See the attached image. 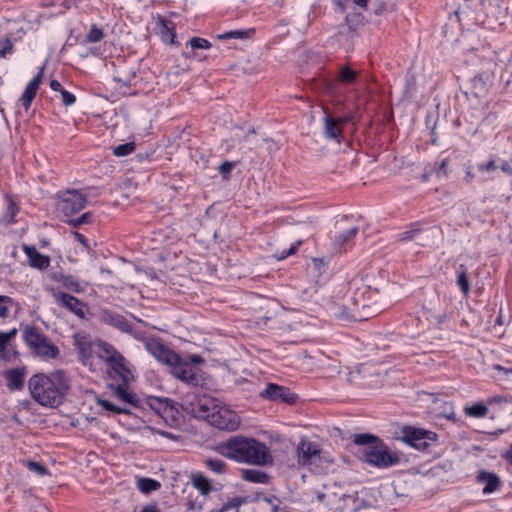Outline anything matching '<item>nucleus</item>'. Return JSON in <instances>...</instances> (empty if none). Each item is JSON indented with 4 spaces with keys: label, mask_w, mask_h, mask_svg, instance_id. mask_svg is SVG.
Wrapping results in <instances>:
<instances>
[{
    "label": "nucleus",
    "mask_w": 512,
    "mask_h": 512,
    "mask_svg": "<svg viewBox=\"0 0 512 512\" xmlns=\"http://www.w3.org/2000/svg\"><path fill=\"white\" fill-rule=\"evenodd\" d=\"M114 395L121 401L138 407V400L135 395L128 391V383L119 382L118 384H110Z\"/></svg>",
    "instance_id": "22"
},
{
    "label": "nucleus",
    "mask_w": 512,
    "mask_h": 512,
    "mask_svg": "<svg viewBox=\"0 0 512 512\" xmlns=\"http://www.w3.org/2000/svg\"><path fill=\"white\" fill-rule=\"evenodd\" d=\"M401 439L419 451L430 452V447L436 444L438 435L429 430L406 426L402 430Z\"/></svg>",
    "instance_id": "6"
},
{
    "label": "nucleus",
    "mask_w": 512,
    "mask_h": 512,
    "mask_svg": "<svg viewBox=\"0 0 512 512\" xmlns=\"http://www.w3.org/2000/svg\"><path fill=\"white\" fill-rule=\"evenodd\" d=\"M141 512H161L156 504H149L142 508Z\"/></svg>",
    "instance_id": "58"
},
{
    "label": "nucleus",
    "mask_w": 512,
    "mask_h": 512,
    "mask_svg": "<svg viewBox=\"0 0 512 512\" xmlns=\"http://www.w3.org/2000/svg\"><path fill=\"white\" fill-rule=\"evenodd\" d=\"M345 122L344 119H334L330 116H326L324 119L325 127L324 134L328 139H334L340 142L342 136L341 125Z\"/></svg>",
    "instance_id": "21"
},
{
    "label": "nucleus",
    "mask_w": 512,
    "mask_h": 512,
    "mask_svg": "<svg viewBox=\"0 0 512 512\" xmlns=\"http://www.w3.org/2000/svg\"><path fill=\"white\" fill-rule=\"evenodd\" d=\"M205 416L212 426L220 430L235 431L240 425V417L237 413L225 406L218 405L211 414H205Z\"/></svg>",
    "instance_id": "7"
},
{
    "label": "nucleus",
    "mask_w": 512,
    "mask_h": 512,
    "mask_svg": "<svg viewBox=\"0 0 512 512\" xmlns=\"http://www.w3.org/2000/svg\"><path fill=\"white\" fill-rule=\"evenodd\" d=\"M259 395L263 399L279 401L286 404H294L298 399V396L292 393L289 388L275 383L267 384L266 388L262 390Z\"/></svg>",
    "instance_id": "11"
},
{
    "label": "nucleus",
    "mask_w": 512,
    "mask_h": 512,
    "mask_svg": "<svg viewBox=\"0 0 512 512\" xmlns=\"http://www.w3.org/2000/svg\"><path fill=\"white\" fill-rule=\"evenodd\" d=\"M457 284L465 296L470 292V283L467 276V268L465 265H459Z\"/></svg>",
    "instance_id": "36"
},
{
    "label": "nucleus",
    "mask_w": 512,
    "mask_h": 512,
    "mask_svg": "<svg viewBox=\"0 0 512 512\" xmlns=\"http://www.w3.org/2000/svg\"><path fill=\"white\" fill-rule=\"evenodd\" d=\"M147 351L153 355L159 362L168 366L177 364L180 356L171 350L168 346L163 344L158 338H148L145 341Z\"/></svg>",
    "instance_id": "8"
},
{
    "label": "nucleus",
    "mask_w": 512,
    "mask_h": 512,
    "mask_svg": "<svg viewBox=\"0 0 512 512\" xmlns=\"http://www.w3.org/2000/svg\"><path fill=\"white\" fill-rule=\"evenodd\" d=\"M497 169V165H496V162L495 160L491 159L490 161H488L487 163L485 164H479L478 165V170L480 172H493Z\"/></svg>",
    "instance_id": "50"
},
{
    "label": "nucleus",
    "mask_w": 512,
    "mask_h": 512,
    "mask_svg": "<svg viewBox=\"0 0 512 512\" xmlns=\"http://www.w3.org/2000/svg\"><path fill=\"white\" fill-rule=\"evenodd\" d=\"M193 405V411L197 413L198 417L206 419L205 414H211L219 404L216 403L215 399L204 396L198 399Z\"/></svg>",
    "instance_id": "23"
},
{
    "label": "nucleus",
    "mask_w": 512,
    "mask_h": 512,
    "mask_svg": "<svg viewBox=\"0 0 512 512\" xmlns=\"http://www.w3.org/2000/svg\"><path fill=\"white\" fill-rule=\"evenodd\" d=\"M50 88L54 91L62 92L64 89L61 85V83L57 80H51L50 81Z\"/></svg>",
    "instance_id": "56"
},
{
    "label": "nucleus",
    "mask_w": 512,
    "mask_h": 512,
    "mask_svg": "<svg viewBox=\"0 0 512 512\" xmlns=\"http://www.w3.org/2000/svg\"><path fill=\"white\" fill-rule=\"evenodd\" d=\"M421 231V227L419 223H414L411 225V228L407 231H404L398 235L400 241H409L414 238L416 234Z\"/></svg>",
    "instance_id": "44"
},
{
    "label": "nucleus",
    "mask_w": 512,
    "mask_h": 512,
    "mask_svg": "<svg viewBox=\"0 0 512 512\" xmlns=\"http://www.w3.org/2000/svg\"><path fill=\"white\" fill-rule=\"evenodd\" d=\"M26 466L30 471L35 472L40 476L48 474V469L39 462L28 461Z\"/></svg>",
    "instance_id": "47"
},
{
    "label": "nucleus",
    "mask_w": 512,
    "mask_h": 512,
    "mask_svg": "<svg viewBox=\"0 0 512 512\" xmlns=\"http://www.w3.org/2000/svg\"><path fill=\"white\" fill-rule=\"evenodd\" d=\"M108 374L111 378L118 382L129 383L132 374L126 366L125 359L121 355L120 359L114 358L111 362L106 363Z\"/></svg>",
    "instance_id": "14"
},
{
    "label": "nucleus",
    "mask_w": 512,
    "mask_h": 512,
    "mask_svg": "<svg viewBox=\"0 0 512 512\" xmlns=\"http://www.w3.org/2000/svg\"><path fill=\"white\" fill-rule=\"evenodd\" d=\"M477 481L484 484L483 493L490 494L496 491L501 483L499 476L495 473L487 472L484 470L479 471Z\"/></svg>",
    "instance_id": "18"
},
{
    "label": "nucleus",
    "mask_w": 512,
    "mask_h": 512,
    "mask_svg": "<svg viewBox=\"0 0 512 512\" xmlns=\"http://www.w3.org/2000/svg\"><path fill=\"white\" fill-rule=\"evenodd\" d=\"M358 77V72L351 69L348 66H344L340 69L337 82L344 84V85H350L353 84Z\"/></svg>",
    "instance_id": "31"
},
{
    "label": "nucleus",
    "mask_w": 512,
    "mask_h": 512,
    "mask_svg": "<svg viewBox=\"0 0 512 512\" xmlns=\"http://www.w3.org/2000/svg\"><path fill=\"white\" fill-rule=\"evenodd\" d=\"M503 457L512 465V445L510 448L503 454Z\"/></svg>",
    "instance_id": "62"
},
{
    "label": "nucleus",
    "mask_w": 512,
    "mask_h": 512,
    "mask_svg": "<svg viewBox=\"0 0 512 512\" xmlns=\"http://www.w3.org/2000/svg\"><path fill=\"white\" fill-rule=\"evenodd\" d=\"M190 45H191V48L193 50L195 49H208L211 47V43L204 39V38H200V37H193L190 39L189 41Z\"/></svg>",
    "instance_id": "45"
},
{
    "label": "nucleus",
    "mask_w": 512,
    "mask_h": 512,
    "mask_svg": "<svg viewBox=\"0 0 512 512\" xmlns=\"http://www.w3.org/2000/svg\"><path fill=\"white\" fill-rule=\"evenodd\" d=\"M43 74L44 68H41L37 75L28 83L20 98V102L26 110L30 108L32 101L34 100L37 94L39 86L42 82Z\"/></svg>",
    "instance_id": "15"
},
{
    "label": "nucleus",
    "mask_w": 512,
    "mask_h": 512,
    "mask_svg": "<svg viewBox=\"0 0 512 512\" xmlns=\"http://www.w3.org/2000/svg\"><path fill=\"white\" fill-rule=\"evenodd\" d=\"M205 466L216 474H224L227 470V464L218 458L208 457L204 460Z\"/></svg>",
    "instance_id": "35"
},
{
    "label": "nucleus",
    "mask_w": 512,
    "mask_h": 512,
    "mask_svg": "<svg viewBox=\"0 0 512 512\" xmlns=\"http://www.w3.org/2000/svg\"><path fill=\"white\" fill-rule=\"evenodd\" d=\"M60 209L66 215H74L81 211L87 203L86 197L76 190H67L60 196Z\"/></svg>",
    "instance_id": "10"
},
{
    "label": "nucleus",
    "mask_w": 512,
    "mask_h": 512,
    "mask_svg": "<svg viewBox=\"0 0 512 512\" xmlns=\"http://www.w3.org/2000/svg\"><path fill=\"white\" fill-rule=\"evenodd\" d=\"M74 344L80 354V357L87 359L91 357L92 349L94 348V342H91L85 335L75 334Z\"/></svg>",
    "instance_id": "25"
},
{
    "label": "nucleus",
    "mask_w": 512,
    "mask_h": 512,
    "mask_svg": "<svg viewBox=\"0 0 512 512\" xmlns=\"http://www.w3.org/2000/svg\"><path fill=\"white\" fill-rule=\"evenodd\" d=\"M94 349L98 356L106 363L111 362L114 358L120 359L121 354L111 344L102 341H94Z\"/></svg>",
    "instance_id": "20"
},
{
    "label": "nucleus",
    "mask_w": 512,
    "mask_h": 512,
    "mask_svg": "<svg viewBox=\"0 0 512 512\" xmlns=\"http://www.w3.org/2000/svg\"><path fill=\"white\" fill-rule=\"evenodd\" d=\"M135 149V144L133 142L120 144L113 148V154L118 157L126 156L132 153Z\"/></svg>",
    "instance_id": "41"
},
{
    "label": "nucleus",
    "mask_w": 512,
    "mask_h": 512,
    "mask_svg": "<svg viewBox=\"0 0 512 512\" xmlns=\"http://www.w3.org/2000/svg\"><path fill=\"white\" fill-rule=\"evenodd\" d=\"M17 306L18 304L11 297L0 295V318L3 320L8 318L10 311Z\"/></svg>",
    "instance_id": "34"
},
{
    "label": "nucleus",
    "mask_w": 512,
    "mask_h": 512,
    "mask_svg": "<svg viewBox=\"0 0 512 512\" xmlns=\"http://www.w3.org/2000/svg\"><path fill=\"white\" fill-rule=\"evenodd\" d=\"M54 299L60 307L65 308L77 317L81 319L86 317L87 305L75 296L65 292H56L54 293Z\"/></svg>",
    "instance_id": "13"
},
{
    "label": "nucleus",
    "mask_w": 512,
    "mask_h": 512,
    "mask_svg": "<svg viewBox=\"0 0 512 512\" xmlns=\"http://www.w3.org/2000/svg\"><path fill=\"white\" fill-rule=\"evenodd\" d=\"M302 244V241H297L295 244H293L288 250H283L281 251L280 253H275L274 256L277 260H283L285 258H287L288 256L294 254L297 250H298V247Z\"/></svg>",
    "instance_id": "48"
},
{
    "label": "nucleus",
    "mask_w": 512,
    "mask_h": 512,
    "mask_svg": "<svg viewBox=\"0 0 512 512\" xmlns=\"http://www.w3.org/2000/svg\"><path fill=\"white\" fill-rule=\"evenodd\" d=\"M474 177H475V175H474V173L472 172L471 167H470V166H468V167L466 168V175H465V178H464L465 182H466V183H468V184H470V183L473 181Z\"/></svg>",
    "instance_id": "57"
},
{
    "label": "nucleus",
    "mask_w": 512,
    "mask_h": 512,
    "mask_svg": "<svg viewBox=\"0 0 512 512\" xmlns=\"http://www.w3.org/2000/svg\"><path fill=\"white\" fill-rule=\"evenodd\" d=\"M158 27L162 40L166 43L174 44L176 37V34L174 33V24L169 20L161 19L158 22Z\"/></svg>",
    "instance_id": "27"
},
{
    "label": "nucleus",
    "mask_w": 512,
    "mask_h": 512,
    "mask_svg": "<svg viewBox=\"0 0 512 512\" xmlns=\"http://www.w3.org/2000/svg\"><path fill=\"white\" fill-rule=\"evenodd\" d=\"M18 330L16 328L11 329L8 332H1L5 340L10 344V341L17 335Z\"/></svg>",
    "instance_id": "54"
},
{
    "label": "nucleus",
    "mask_w": 512,
    "mask_h": 512,
    "mask_svg": "<svg viewBox=\"0 0 512 512\" xmlns=\"http://www.w3.org/2000/svg\"><path fill=\"white\" fill-rule=\"evenodd\" d=\"M106 320L122 332L131 334L133 331V325L122 315L110 313L107 315Z\"/></svg>",
    "instance_id": "26"
},
{
    "label": "nucleus",
    "mask_w": 512,
    "mask_h": 512,
    "mask_svg": "<svg viewBox=\"0 0 512 512\" xmlns=\"http://www.w3.org/2000/svg\"><path fill=\"white\" fill-rule=\"evenodd\" d=\"M61 97L63 104L66 106L72 105L76 101L75 95L65 89L61 92Z\"/></svg>",
    "instance_id": "49"
},
{
    "label": "nucleus",
    "mask_w": 512,
    "mask_h": 512,
    "mask_svg": "<svg viewBox=\"0 0 512 512\" xmlns=\"http://www.w3.org/2000/svg\"><path fill=\"white\" fill-rule=\"evenodd\" d=\"M97 403L105 410L113 412L114 414H129L130 410L125 406H117L108 400L97 398Z\"/></svg>",
    "instance_id": "37"
},
{
    "label": "nucleus",
    "mask_w": 512,
    "mask_h": 512,
    "mask_svg": "<svg viewBox=\"0 0 512 512\" xmlns=\"http://www.w3.org/2000/svg\"><path fill=\"white\" fill-rule=\"evenodd\" d=\"M465 413L472 417H484L488 413V408L482 403H476L465 408Z\"/></svg>",
    "instance_id": "40"
},
{
    "label": "nucleus",
    "mask_w": 512,
    "mask_h": 512,
    "mask_svg": "<svg viewBox=\"0 0 512 512\" xmlns=\"http://www.w3.org/2000/svg\"><path fill=\"white\" fill-rule=\"evenodd\" d=\"M500 169H501L503 172H505L506 174H508V175H512V167H511V165H510L508 162L504 161V162L500 165Z\"/></svg>",
    "instance_id": "60"
},
{
    "label": "nucleus",
    "mask_w": 512,
    "mask_h": 512,
    "mask_svg": "<svg viewBox=\"0 0 512 512\" xmlns=\"http://www.w3.org/2000/svg\"><path fill=\"white\" fill-rule=\"evenodd\" d=\"M75 238L77 241H79L81 244H83L85 247L88 246L87 244V239L85 238L84 235L80 234V233H75Z\"/></svg>",
    "instance_id": "61"
},
{
    "label": "nucleus",
    "mask_w": 512,
    "mask_h": 512,
    "mask_svg": "<svg viewBox=\"0 0 512 512\" xmlns=\"http://www.w3.org/2000/svg\"><path fill=\"white\" fill-rule=\"evenodd\" d=\"M8 211H9V213L11 215V219H12L16 215V213L18 212L17 205L14 202L9 201Z\"/></svg>",
    "instance_id": "59"
},
{
    "label": "nucleus",
    "mask_w": 512,
    "mask_h": 512,
    "mask_svg": "<svg viewBox=\"0 0 512 512\" xmlns=\"http://www.w3.org/2000/svg\"><path fill=\"white\" fill-rule=\"evenodd\" d=\"M188 510L190 511H200L202 510V502L197 501H189L187 503Z\"/></svg>",
    "instance_id": "55"
},
{
    "label": "nucleus",
    "mask_w": 512,
    "mask_h": 512,
    "mask_svg": "<svg viewBox=\"0 0 512 512\" xmlns=\"http://www.w3.org/2000/svg\"><path fill=\"white\" fill-rule=\"evenodd\" d=\"M358 233V228L353 227L349 229L347 232L339 235L335 239V243L338 247H342L345 243H347L350 239L354 238Z\"/></svg>",
    "instance_id": "42"
},
{
    "label": "nucleus",
    "mask_w": 512,
    "mask_h": 512,
    "mask_svg": "<svg viewBox=\"0 0 512 512\" xmlns=\"http://www.w3.org/2000/svg\"><path fill=\"white\" fill-rule=\"evenodd\" d=\"M245 503V498L243 497H233L232 499H229L226 503L222 505L221 508L212 510L211 512H227L230 509L235 510V512H238L239 507Z\"/></svg>",
    "instance_id": "38"
},
{
    "label": "nucleus",
    "mask_w": 512,
    "mask_h": 512,
    "mask_svg": "<svg viewBox=\"0 0 512 512\" xmlns=\"http://www.w3.org/2000/svg\"><path fill=\"white\" fill-rule=\"evenodd\" d=\"M90 219H91V213L87 212V213H84L82 216L72 220L71 223L74 226H79L81 224L89 223Z\"/></svg>",
    "instance_id": "52"
},
{
    "label": "nucleus",
    "mask_w": 512,
    "mask_h": 512,
    "mask_svg": "<svg viewBox=\"0 0 512 512\" xmlns=\"http://www.w3.org/2000/svg\"><path fill=\"white\" fill-rule=\"evenodd\" d=\"M448 163H449L448 159H443L440 162V164H439V166L437 168V171H436L438 177H441V176L447 177V175H448Z\"/></svg>",
    "instance_id": "51"
},
{
    "label": "nucleus",
    "mask_w": 512,
    "mask_h": 512,
    "mask_svg": "<svg viewBox=\"0 0 512 512\" xmlns=\"http://www.w3.org/2000/svg\"><path fill=\"white\" fill-rule=\"evenodd\" d=\"M371 298L368 288L357 289L353 296V308L337 307L336 317L348 321H364L379 313L378 307H372L367 302Z\"/></svg>",
    "instance_id": "4"
},
{
    "label": "nucleus",
    "mask_w": 512,
    "mask_h": 512,
    "mask_svg": "<svg viewBox=\"0 0 512 512\" xmlns=\"http://www.w3.org/2000/svg\"><path fill=\"white\" fill-rule=\"evenodd\" d=\"M192 484L193 486L200 491L202 495H208L211 491L217 490V488L213 487L211 481L203 476L202 474H194L192 475Z\"/></svg>",
    "instance_id": "28"
},
{
    "label": "nucleus",
    "mask_w": 512,
    "mask_h": 512,
    "mask_svg": "<svg viewBox=\"0 0 512 512\" xmlns=\"http://www.w3.org/2000/svg\"><path fill=\"white\" fill-rule=\"evenodd\" d=\"M13 49L12 42L6 38L4 41V46L0 49V58L5 57L8 53H10Z\"/></svg>",
    "instance_id": "53"
},
{
    "label": "nucleus",
    "mask_w": 512,
    "mask_h": 512,
    "mask_svg": "<svg viewBox=\"0 0 512 512\" xmlns=\"http://www.w3.org/2000/svg\"><path fill=\"white\" fill-rule=\"evenodd\" d=\"M63 287L75 293H81L84 291V288L72 275H67V277L63 278Z\"/></svg>",
    "instance_id": "39"
},
{
    "label": "nucleus",
    "mask_w": 512,
    "mask_h": 512,
    "mask_svg": "<svg viewBox=\"0 0 512 512\" xmlns=\"http://www.w3.org/2000/svg\"><path fill=\"white\" fill-rule=\"evenodd\" d=\"M487 81H488L487 75L480 74V75L475 76L471 80L472 93L475 96H480L481 94H483L487 89Z\"/></svg>",
    "instance_id": "33"
},
{
    "label": "nucleus",
    "mask_w": 512,
    "mask_h": 512,
    "mask_svg": "<svg viewBox=\"0 0 512 512\" xmlns=\"http://www.w3.org/2000/svg\"><path fill=\"white\" fill-rule=\"evenodd\" d=\"M71 388L70 378L63 370L37 373L28 380L31 397L41 406L58 407Z\"/></svg>",
    "instance_id": "1"
},
{
    "label": "nucleus",
    "mask_w": 512,
    "mask_h": 512,
    "mask_svg": "<svg viewBox=\"0 0 512 512\" xmlns=\"http://www.w3.org/2000/svg\"><path fill=\"white\" fill-rule=\"evenodd\" d=\"M4 377L7 381V387L11 391L21 390L24 387L25 369L24 368H13L4 373Z\"/></svg>",
    "instance_id": "19"
},
{
    "label": "nucleus",
    "mask_w": 512,
    "mask_h": 512,
    "mask_svg": "<svg viewBox=\"0 0 512 512\" xmlns=\"http://www.w3.org/2000/svg\"><path fill=\"white\" fill-rule=\"evenodd\" d=\"M242 478L246 481L253 483H268L269 476L258 469H244L242 470Z\"/></svg>",
    "instance_id": "29"
},
{
    "label": "nucleus",
    "mask_w": 512,
    "mask_h": 512,
    "mask_svg": "<svg viewBox=\"0 0 512 512\" xmlns=\"http://www.w3.org/2000/svg\"><path fill=\"white\" fill-rule=\"evenodd\" d=\"M216 451L222 456L238 461L265 466L272 463V456L265 444L243 436H233L217 445Z\"/></svg>",
    "instance_id": "2"
},
{
    "label": "nucleus",
    "mask_w": 512,
    "mask_h": 512,
    "mask_svg": "<svg viewBox=\"0 0 512 512\" xmlns=\"http://www.w3.org/2000/svg\"><path fill=\"white\" fill-rule=\"evenodd\" d=\"M237 162L225 161L219 167L218 171L222 175V178L227 180L230 177L232 169L236 166Z\"/></svg>",
    "instance_id": "46"
},
{
    "label": "nucleus",
    "mask_w": 512,
    "mask_h": 512,
    "mask_svg": "<svg viewBox=\"0 0 512 512\" xmlns=\"http://www.w3.org/2000/svg\"><path fill=\"white\" fill-rule=\"evenodd\" d=\"M67 277V275H64L63 273H54L53 279L57 282H60L63 285V278Z\"/></svg>",
    "instance_id": "63"
},
{
    "label": "nucleus",
    "mask_w": 512,
    "mask_h": 512,
    "mask_svg": "<svg viewBox=\"0 0 512 512\" xmlns=\"http://www.w3.org/2000/svg\"><path fill=\"white\" fill-rule=\"evenodd\" d=\"M317 497L321 502H326L328 506L340 512H359L360 510V507L356 505L357 499L352 495L342 494L337 499L335 493H318Z\"/></svg>",
    "instance_id": "9"
},
{
    "label": "nucleus",
    "mask_w": 512,
    "mask_h": 512,
    "mask_svg": "<svg viewBox=\"0 0 512 512\" xmlns=\"http://www.w3.org/2000/svg\"><path fill=\"white\" fill-rule=\"evenodd\" d=\"M254 29L248 30H233L223 34L217 35V38L220 40H230V39H248L254 34Z\"/></svg>",
    "instance_id": "32"
},
{
    "label": "nucleus",
    "mask_w": 512,
    "mask_h": 512,
    "mask_svg": "<svg viewBox=\"0 0 512 512\" xmlns=\"http://www.w3.org/2000/svg\"><path fill=\"white\" fill-rule=\"evenodd\" d=\"M23 250L31 267L44 270L50 265V257L39 253L34 246L24 245Z\"/></svg>",
    "instance_id": "17"
},
{
    "label": "nucleus",
    "mask_w": 512,
    "mask_h": 512,
    "mask_svg": "<svg viewBox=\"0 0 512 512\" xmlns=\"http://www.w3.org/2000/svg\"><path fill=\"white\" fill-rule=\"evenodd\" d=\"M353 442L365 446L363 456L369 464L378 468H387L400 462L398 453L391 452L386 444L372 434H355Z\"/></svg>",
    "instance_id": "3"
},
{
    "label": "nucleus",
    "mask_w": 512,
    "mask_h": 512,
    "mask_svg": "<svg viewBox=\"0 0 512 512\" xmlns=\"http://www.w3.org/2000/svg\"><path fill=\"white\" fill-rule=\"evenodd\" d=\"M369 0H355V3L360 7H366Z\"/></svg>",
    "instance_id": "64"
},
{
    "label": "nucleus",
    "mask_w": 512,
    "mask_h": 512,
    "mask_svg": "<svg viewBox=\"0 0 512 512\" xmlns=\"http://www.w3.org/2000/svg\"><path fill=\"white\" fill-rule=\"evenodd\" d=\"M171 367V373L181 381L193 385L198 386L201 381L202 377L199 374L197 368L192 366L191 364L180 360L177 362V364H173Z\"/></svg>",
    "instance_id": "12"
},
{
    "label": "nucleus",
    "mask_w": 512,
    "mask_h": 512,
    "mask_svg": "<svg viewBox=\"0 0 512 512\" xmlns=\"http://www.w3.org/2000/svg\"><path fill=\"white\" fill-rule=\"evenodd\" d=\"M320 450L312 442L302 439L297 446L298 463L301 465L311 464L314 457L318 456Z\"/></svg>",
    "instance_id": "16"
},
{
    "label": "nucleus",
    "mask_w": 512,
    "mask_h": 512,
    "mask_svg": "<svg viewBox=\"0 0 512 512\" xmlns=\"http://www.w3.org/2000/svg\"><path fill=\"white\" fill-rule=\"evenodd\" d=\"M22 333L24 342L34 354L47 359H55L60 354L59 348L36 327L26 325Z\"/></svg>",
    "instance_id": "5"
},
{
    "label": "nucleus",
    "mask_w": 512,
    "mask_h": 512,
    "mask_svg": "<svg viewBox=\"0 0 512 512\" xmlns=\"http://www.w3.org/2000/svg\"><path fill=\"white\" fill-rule=\"evenodd\" d=\"M171 402L172 401L168 398H160L155 396H149L147 398V404L149 407L161 416L172 411L173 407Z\"/></svg>",
    "instance_id": "24"
},
{
    "label": "nucleus",
    "mask_w": 512,
    "mask_h": 512,
    "mask_svg": "<svg viewBox=\"0 0 512 512\" xmlns=\"http://www.w3.org/2000/svg\"><path fill=\"white\" fill-rule=\"evenodd\" d=\"M104 37V33L96 25H93L86 35V42L97 43L100 42Z\"/></svg>",
    "instance_id": "43"
},
{
    "label": "nucleus",
    "mask_w": 512,
    "mask_h": 512,
    "mask_svg": "<svg viewBox=\"0 0 512 512\" xmlns=\"http://www.w3.org/2000/svg\"><path fill=\"white\" fill-rule=\"evenodd\" d=\"M161 487V484L151 478L140 477L137 478V488L145 494H149L152 491H156Z\"/></svg>",
    "instance_id": "30"
}]
</instances>
